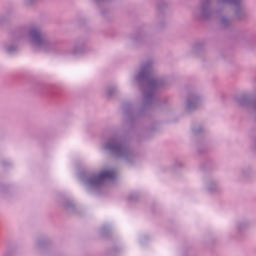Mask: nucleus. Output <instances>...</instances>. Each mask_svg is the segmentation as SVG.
Instances as JSON below:
<instances>
[{"mask_svg": "<svg viewBox=\"0 0 256 256\" xmlns=\"http://www.w3.org/2000/svg\"><path fill=\"white\" fill-rule=\"evenodd\" d=\"M31 37H32L34 43H39V39H41V34L37 31H32Z\"/></svg>", "mask_w": 256, "mask_h": 256, "instance_id": "f03ea898", "label": "nucleus"}, {"mask_svg": "<svg viewBox=\"0 0 256 256\" xmlns=\"http://www.w3.org/2000/svg\"><path fill=\"white\" fill-rule=\"evenodd\" d=\"M113 177H115V171L104 170L98 175L97 181H103V179H113Z\"/></svg>", "mask_w": 256, "mask_h": 256, "instance_id": "f257e3e1", "label": "nucleus"}]
</instances>
